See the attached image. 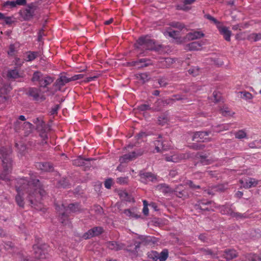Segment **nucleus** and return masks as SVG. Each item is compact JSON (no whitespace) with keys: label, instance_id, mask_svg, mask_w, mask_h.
<instances>
[{"label":"nucleus","instance_id":"obj_1","mask_svg":"<svg viewBox=\"0 0 261 261\" xmlns=\"http://www.w3.org/2000/svg\"><path fill=\"white\" fill-rule=\"evenodd\" d=\"M11 149L10 147H3L0 150V158L2 162L3 170L0 175V179L6 182L10 181V185H14L17 194L15 200L17 204L21 207L24 206L23 195L24 192L28 194L27 198L32 207L36 210H40L37 203L40 204L41 199L45 195V191L40 186L39 180L31 175L29 181L24 178L19 179H12L9 173L12 169V160L10 158Z\"/></svg>","mask_w":261,"mask_h":261},{"label":"nucleus","instance_id":"obj_2","mask_svg":"<svg viewBox=\"0 0 261 261\" xmlns=\"http://www.w3.org/2000/svg\"><path fill=\"white\" fill-rule=\"evenodd\" d=\"M56 209L60 216V221L62 224L66 225L68 223L67 213L68 212H76L79 210L80 207L77 203L70 204L67 207L63 204L56 205Z\"/></svg>","mask_w":261,"mask_h":261},{"label":"nucleus","instance_id":"obj_3","mask_svg":"<svg viewBox=\"0 0 261 261\" xmlns=\"http://www.w3.org/2000/svg\"><path fill=\"white\" fill-rule=\"evenodd\" d=\"M38 9V6L36 4L32 3L26 5L19 11V15L25 21H28L33 18L36 15V11Z\"/></svg>","mask_w":261,"mask_h":261},{"label":"nucleus","instance_id":"obj_4","mask_svg":"<svg viewBox=\"0 0 261 261\" xmlns=\"http://www.w3.org/2000/svg\"><path fill=\"white\" fill-rule=\"evenodd\" d=\"M137 42L143 48L147 50H153L155 48L154 41L147 36L140 37Z\"/></svg>","mask_w":261,"mask_h":261},{"label":"nucleus","instance_id":"obj_5","mask_svg":"<svg viewBox=\"0 0 261 261\" xmlns=\"http://www.w3.org/2000/svg\"><path fill=\"white\" fill-rule=\"evenodd\" d=\"M0 83V102H4L7 99L6 95L12 89L10 85L4 84L2 82Z\"/></svg>","mask_w":261,"mask_h":261},{"label":"nucleus","instance_id":"obj_6","mask_svg":"<svg viewBox=\"0 0 261 261\" xmlns=\"http://www.w3.org/2000/svg\"><path fill=\"white\" fill-rule=\"evenodd\" d=\"M102 230L103 229L101 227H93L85 233L83 236V238L86 240L98 236L102 233Z\"/></svg>","mask_w":261,"mask_h":261},{"label":"nucleus","instance_id":"obj_7","mask_svg":"<svg viewBox=\"0 0 261 261\" xmlns=\"http://www.w3.org/2000/svg\"><path fill=\"white\" fill-rule=\"evenodd\" d=\"M210 132H197L194 133L192 140L196 142H204L209 141V138L207 137Z\"/></svg>","mask_w":261,"mask_h":261},{"label":"nucleus","instance_id":"obj_8","mask_svg":"<svg viewBox=\"0 0 261 261\" xmlns=\"http://www.w3.org/2000/svg\"><path fill=\"white\" fill-rule=\"evenodd\" d=\"M217 28L218 29L219 33L223 35L225 40L227 41H230L231 32L228 30V28L223 25L221 23L217 24Z\"/></svg>","mask_w":261,"mask_h":261},{"label":"nucleus","instance_id":"obj_9","mask_svg":"<svg viewBox=\"0 0 261 261\" xmlns=\"http://www.w3.org/2000/svg\"><path fill=\"white\" fill-rule=\"evenodd\" d=\"M140 180L141 182L146 184L149 181H154L156 178L155 175L150 172H140Z\"/></svg>","mask_w":261,"mask_h":261},{"label":"nucleus","instance_id":"obj_10","mask_svg":"<svg viewBox=\"0 0 261 261\" xmlns=\"http://www.w3.org/2000/svg\"><path fill=\"white\" fill-rule=\"evenodd\" d=\"M212 201L207 200L198 201L197 203L195 204V208L202 211H210L212 210Z\"/></svg>","mask_w":261,"mask_h":261},{"label":"nucleus","instance_id":"obj_11","mask_svg":"<svg viewBox=\"0 0 261 261\" xmlns=\"http://www.w3.org/2000/svg\"><path fill=\"white\" fill-rule=\"evenodd\" d=\"M240 182L242 187L245 189L255 187L258 184V181L253 178H248L244 180L241 179Z\"/></svg>","mask_w":261,"mask_h":261},{"label":"nucleus","instance_id":"obj_12","mask_svg":"<svg viewBox=\"0 0 261 261\" xmlns=\"http://www.w3.org/2000/svg\"><path fill=\"white\" fill-rule=\"evenodd\" d=\"M187 158L188 155L186 154H173L171 155H166L165 159L167 162L176 163Z\"/></svg>","mask_w":261,"mask_h":261},{"label":"nucleus","instance_id":"obj_13","mask_svg":"<svg viewBox=\"0 0 261 261\" xmlns=\"http://www.w3.org/2000/svg\"><path fill=\"white\" fill-rule=\"evenodd\" d=\"M40 56L39 51H28L23 54V59L27 62H31Z\"/></svg>","mask_w":261,"mask_h":261},{"label":"nucleus","instance_id":"obj_14","mask_svg":"<svg viewBox=\"0 0 261 261\" xmlns=\"http://www.w3.org/2000/svg\"><path fill=\"white\" fill-rule=\"evenodd\" d=\"M28 93L29 95L33 97L35 100H44L45 99L44 95L40 94L39 90L36 88H30Z\"/></svg>","mask_w":261,"mask_h":261},{"label":"nucleus","instance_id":"obj_15","mask_svg":"<svg viewBox=\"0 0 261 261\" xmlns=\"http://www.w3.org/2000/svg\"><path fill=\"white\" fill-rule=\"evenodd\" d=\"M142 153L138 152L136 153L135 151H133L127 154H125L123 156H121L119 159V161L120 163H125L128 162L134 159H135L137 156L139 155H141Z\"/></svg>","mask_w":261,"mask_h":261},{"label":"nucleus","instance_id":"obj_16","mask_svg":"<svg viewBox=\"0 0 261 261\" xmlns=\"http://www.w3.org/2000/svg\"><path fill=\"white\" fill-rule=\"evenodd\" d=\"M141 242L137 241H133L129 245L126 247L124 246V250L132 252L134 254H136L138 252V249L140 247Z\"/></svg>","mask_w":261,"mask_h":261},{"label":"nucleus","instance_id":"obj_17","mask_svg":"<svg viewBox=\"0 0 261 261\" xmlns=\"http://www.w3.org/2000/svg\"><path fill=\"white\" fill-rule=\"evenodd\" d=\"M123 213L125 216L129 217V218L138 219L140 217V215L137 212V210L135 208L132 209H125L123 211Z\"/></svg>","mask_w":261,"mask_h":261},{"label":"nucleus","instance_id":"obj_18","mask_svg":"<svg viewBox=\"0 0 261 261\" xmlns=\"http://www.w3.org/2000/svg\"><path fill=\"white\" fill-rule=\"evenodd\" d=\"M107 247L111 250L118 251L124 249L125 244L118 243L114 241L108 242L107 244Z\"/></svg>","mask_w":261,"mask_h":261},{"label":"nucleus","instance_id":"obj_19","mask_svg":"<svg viewBox=\"0 0 261 261\" xmlns=\"http://www.w3.org/2000/svg\"><path fill=\"white\" fill-rule=\"evenodd\" d=\"M204 36V34L199 31L189 32L186 35V38L189 40H193L201 38Z\"/></svg>","mask_w":261,"mask_h":261},{"label":"nucleus","instance_id":"obj_20","mask_svg":"<svg viewBox=\"0 0 261 261\" xmlns=\"http://www.w3.org/2000/svg\"><path fill=\"white\" fill-rule=\"evenodd\" d=\"M36 167L41 170L48 172L52 171L54 168L51 164L47 162L38 163Z\"/></svg>","mask_w":261,"mask_h":261},{"label":"nucleus","instance_id":"obj_21","mask_svg":"<svg viewBox=\"0 0 261 261\" xmlns=\"http://www.w3.org/2000/svg\"><path fill=\"white\" fill-rule=\"evenodd\" d=\"M33 249L34 250L35 257L36 258L42 259L46 257L45 252L38 245H34Z\"/></svg>","mask_w":261,"mask_h":261},{"label":"nucleus","instance_id":"obj_22","mask_svg":"<svg viewBox=\"0 0 261 261\" xmlns=\"http://www.w3.org/2000/svg\"><path fill=\"white\" fill-rule=\"evenodd\" d=\"M72 81L70 80V77L68 78L65 75H61L60 77L57 80L55 85L58 87L59 88L64 86L66 83Z\"/></svg>","mask_w":261,"mask_h":261},{"label":"nucleus","instance_id":"obj_23","mask_svg":"<svg viewBox=\"0 0 261 261\" xmlns=\"http://www.w3.org/2000/svg\"><path fill=\"white\" fill-rule=\"evenodd\" d=\"M205 42L203 41H195L189 43L188 47L190 50H198L200 49L201 47L204 45Z\"/></svg>","mask_w":261,"mask_h":261},{"label":"nucleus","instance_id":"obj_24","mask_svg":"<svg viewBox=\"0 0 261 261\" xmlns=\"http://www.w3.org/2000/svg\"><path fill=\"white\" fill-rule=\"evenodd\" d=\"M158 139V140H155L154 143L156 151L159 152L161 150V149H167V147L163 144V141L162 139L160 140V139H162V136L159 135Z\"/></svg>","mask_w":261,"mask_h":261},{"label":"nucleus","instance_id":"obj_25","mask_svg":"<svg viewBox=\"0 0 261 261\" xmlns=\"http://www.w3.org/2000/svg\"><path fill=\"white\" fill-rule=\"evenodd\" d=\"M224 257L227 260L232 259L237 257V253L236 251L233 249L226 250L223 254Z\"/></svg>","mask_w":261,"mask_h":261},{"label":"nucleus","instance_id":"obj_26","mask_svg":"<svg viewBox=\"0 0 261 261\" xmlns=\"http://www.w3.org/2000/svg\"><path fill=\"white\" fill-rule=\"evenodd\" d=\"M54 79V78L48 76H43L41 80L40 81L39 85L41 87H45L47 85L50 84L51 83L53 82Z\"/></svg>","mask_w":261,"mask_h":261},{"label":"nucleus","instance_id":"obj_27","mask_svg":"<svg viewBox=\"0 0 261 261\" xmlns=\"http://www.w3.org/2000/svg\"><path fill=\"white\" fill-rule=\"evenodd\" d=\"M91 160V159L90 158L83 159L82 157L79 156L76 159L73 160L72 163L74 165L76 166H84L86 164L85 162L89 161Z\"/></svg>","mask_w":261,"mask_h":261},{"label":"nucleus","instance_id":"obj_28","mask_svg":"<svg viewBox=\"0 0 261 261\" xmlns=\"http://www.w3.org/2000/svg\"><path fill=\"white\" fill-rule=\"evenodd\" d=\"M220 211L221 214L231 216L233 210L229 205H222L220 206Z\"/></svg>","mask_w":261,"mask_h":261},{"label":"nucleus","instance_id":"obj_29","mask_svg":"<svg viewBox=\"0 0 261 261\" xmlns=\"http://www.w3.org/2000/svg\"><path fill=\"white\" fill-rule=\"evenodd\" d=\"M181 186H180V187H177L175 190V193L177 197L179 198H187L188 196L187 192L185 190H180V187H181Z\"/></svg>","mask_w":261,"mask_h":261},{"label":"nucleus","instance_id":"obj_30","mask_svg":"<svg viewBox=\"0 0 261 261\" xmlns=\"http://www.w3.org/2000/svg\"><path fill=\"white\" fill-rule=\"evenodd\" d=\"M7 75L8 78L14 79L20 76L19 73L17 69L9 71Z\"/></svg>","mask_w":261,"mask_h":261},{"label":"nucleus","instance_id":"obj_31","mask_svg":"<svg viewBox=\"0 0 261 261\" xmlns=\"http://www.w3.org/2000/svg\"><path fill=\"white\" fill-rule=\"evenodd\" d=\"M164 34L165 36H168L175 39H177L178 38L179 32L176 31H166L164 32Z\"/></svg>","mask_w":261,"mask_h":261},{"label":"nucleus","instance_id":"obj_32","mask_svg":"<svg viewBox=\"0 0 261 261\" xmlns=\"http://www.w3.org/2000/svg\"><path fill=\"white\" fill-rule=\"evenodd\" d=\"M220 112L224 116H229L233 115L234 113L231 112L228 108L223 106L220 109Z\"/></svg>","mask_w":261,"mask_h":261},{"label":"nucleus","instance_id":"obj_33","mask_svg":"<svg viewBox=\"0 0 261 261\" xmlns=\"http://www.w3.org/2000/svg\"><path fill=\"white\" fill-rule=\"evenodd\" d=\"M168 256V252L167 250L165 249L163 250L158 256V258L160 261H165L167 259Z\"/></svg>","mask_w":261,"mask_h":261},{"label":"nucleus","instance_id":"obj_34","mask_svg":"<svg viewBox=\"0 0 261 261\" xmlns=\"http://www.w3.org/2000/svg\"><path fill=\"white\" fill-rule=\"evenodd\" d=\"M249 146L251 148H260L261 139L256 140L249 144Z\"/></svg>","mask_w":261,"mask_h":261},{"label":"nucleus","instance_id":"obj_35","mask_svg":"<svg viewBox=\"0 0 261 261\" xmlns=\"http://www.w3.org/2000/svg\"><path fill=\"white\" fill-rule=\"evenodd\" d=\"M43 76V74L40 72L36 71L33 74L32 80L33 82L38 81L40 83V81L41 80Z\"/></svg>","mask_w":261,"mask_h":261},{"label":"nucleus","instance_id":"obj_36","mask_svg":"<svg viewBox=\"0 0 261 261\" xmlns=\"http://www.w3.org/2000/svg\"><path fill=\"white\" fill-rule=\"evenodd\" d=\"M235 137L239 139H242L247 137V134L244 130H240L235 133Z\"/></svg>","mask_w":261,"mask_h":261},{"label":"nucleus","instance_id":"obj_37","mask_svg":"<svg viewBox=\"0 0 261 261\" xmlns=\"http://www.w3.org/2000/svg\"><path fill=\"white\" fill-rule=\"evenodd\" d=\"M3 7L6 8H13L16 7L15 1H6L3 3Z\"/></svg>","mask_w":261,"mask_h":261},{"label":"nucleus","instance_id":"obj_38","mask_svg":"<svg viewBox=\"0 0 261 261\" xmlns=\"http://www.w3.org/2000/svg\"><path fill=\"white\" fill-rule=\"evenodd\" d=\"M169 25L173 28H177L179 29L180 31L181 30L185 27V25L182 23L176 21H173L170 22L169 23Z\"/></svg>","mask_w":261,"mask_h":261},{"label":"nucleus","instance_id":"obj_39","mask_svg":"<svg viewBox=\"0 0 261 261\" xmlns=\"http://www.w3.org/2000/svg\"><path fill=\"white\" fill-rule=\"evenodd\" d=\"M198 71L199 69L197 66H191L188 71L189 74L194 76L197 75Z\"/></svg>","mask_w":261,"mask_h":261},{"label":"nucleus","instance_id":"obj_40","mask_svg":"<svg viewBox=\"0 0 261 261\" xmlns=\"http://www.w3.org/2000/svg\"><path fill=\"white\" fill-rule=\"evenodd\" d=\"M174 101V99L173 98H169L166 100L158 99L156 101V103H163V105H169L172 104Z\"/></svg>","mask_w":261,"mask_h":261},{"label":"nucleus","instance_id":"obj_41","mask_svg":"<svg viewBox=\"0 0 261 261\" xmlns=\"http://www.w3.org/2000/svg\"><path fill=\"white\" fill-rule=\"evenodd\" d=\"M137 77L140 79L144 83L147 81L150 78L149 75L146 73H140L137 76Z\"/></svg>","mask_w":261,"mask_h":261},{"label":"nucleus","instance_id":"obj_42","mask_svg":"<svg viewBox=\"0 0 261 261\" xmlns=\"http://www.w3.org/2000/svg\"><path fill=\"white\" fill-rule=\"evenodd\" d=\"M242 95V98L246 99V100H250L252 99L253 96L252 94L247 91H242L240 92Z\"/></svg>","mask_w":261,"mask_h":261},{"label":"nucleus","instance_id":"obj_43","mask_svg":"<svg viewBox=\"0 0 261 261\" xmlns=\"http://www.w3.org/2000/svg\"><path fill=\"white\" fill-rule=\"evenodd\" d=\"M250 38L254 41H257L261 39V33H252L250 35Z\"/></svg>","mask_w":261,"mask_h":261},{"label":"nucleus","instance_id":"obj_44","mask_svg":"<svg viewBox=\"0 0 261 261\" xmlns=\"http://www.w3.org/2000/svg\"><path fill=\"white\" fill-rule=\"evenodd\" d=\"M16 52V50L15 45L14 44H11L8 50V54L9 56H12L15 55Z\"/></svg>","mask_w":261,"mask_h":261},{"label":"nucleus","instance_id":"obj_45","mask_svg":"<svg viewBox=\"0 0 261 261\" xmlns=\"http://www.w3.org/2000/svg\"><path fill=\"white\" fill-rule=\"evenodd\" d=\"M138 110L140 111H144L146 110H152V108L147 104H143L138 106Z\"/></svg>","mask_w":261,"mask_h":261},{"label":"nucleus","instance_id":"obj_46","mask_svg":"<svg viewBox=\"0 0 261 261\" xmlns=\"http://www.w3.org/2000/svg\"><path fill=\"white\" fill-rule=\"evenodd\" d=\"M40 136L42 138V143L43 144L46 143L47 142L46 141V140L47 139V135L44 129L40 130Z\"/></svg>","mask_w":261,"mask_h":261},{"label":"nucleus","instance_id":"obj_47","mask_svg":"<svg viewBox=\"0 0 261 261\" xmlns=\"http://www.w3.org/2000/svg\"><path fill=\"white\" fill-rule=\"evenodd\" d=\"M230 216L233 218H236L237 219L246 218V216L244 214H242L238 212H234L233 211H232Z\"/></svg>","mask_w":261,"mask_h":261},{"label":"nucleus","instance_id":"obj_48","mask_svg":"<svg viewBox=\"0 0 261 261\" xmlns=\"http://www.w3.org/2000/svg\"><path fill=\"white\" fill-rule=\"evenodd\" d=\"M201 252L205 255H210L212 256H214L216 254L215 253H214L213 251H212L211 250L208 249H204L202 248L201 249Z\"/></svg>","mask_w":261,"mask_h":261},{"label":"nucleus","instance_id":"obj_49","mask_svg":"<svg viewBox=\"0 0 261 261\" xmlns=\"http://www.w3.org/2000/svg\"><path fill=\"white\" fill-rule=\"evenodd\" d=\"M158 83L161 87H165L168 85V82L166 79L162 77L158 80Z\"/></svg>","mask_w":261,"mask_h":261},{"label":"nucleus","instance_id":"obj_50","mask_svg":"<svg viewBox=\"0 0 261 261\" xmlns=\"http://www.w3.org/2000/svg\"><path fill=\"white\" fill-rule=\"evenodd\" d=\"M112 183H113L112 179L111 178H109L105 181V184H104L105 187L107 189H109L111 188Z\"/></svg>","mask_w":261,"mask_h":261},{"label":"nucleus","instance_id":"obj_51","mask_svg":"<svg viewBox=\"0 0 261 261\" xmlns=\"http://www.w3.org/2000/svg\"><path fill=\"white\" fill-rule=\"evenodd\" d=\"M117 182L120 184H125L127 182V178L121 177L117 178Z\"/></svg>","mask_w":261,"mask_h":261},{"label":"nucleus","instance_id":"obj_52","mask_svg":"<svg viewBox=\"0 0 261 261\" xmlns=\"http://www.w3.org/2000/svg\"><path fill=\"white\" fill-rule=\"evenodd\" d=\"M84 76V74H76V75H75L71 77H70V80H71L72 81H76L77 80L83 78Z\"/></svg>","mask_w":261,"mask_h":261},{"label":"nucleus","instance_id":"obj_53","mask_svg":"<svg viewBox=\"0 0 261 261\" xmlns=\"http://www.w3.org/2000/svg\"><path fill=\"white\" fill-rule=\"evenodd\" d=\"M186 184L192 189H199V186H196L193 184L191 180H188L186 182Z\"/></svg>","mask_w":261,"mask_h":261},{"label":"nucleus","instance_id":"obj_54","mask_svg":"<svg viewBox=\"0 0 261 261\" xmlns=\"http://www.w3.org/2000/svg\"><path fill=\"white\" fill-rule=\"evenodd\" d=\"M206 17L207 19L213 21L214 22V23H215L216 24L217 26V24H221V23L219 21H218L216 18H215L214 17H213V16H212L211 15H210L209 14L207 15L206 16Z\"/></svg>","mask_w":261,"mask_h":261},{"label":"nucleus","instance_id":"obj_55","mask_svg":"<svg viewBox=\"0 0 261 261\" xmlns=\"http://www.w3.org/2000/svg\"><path fill=\"white\" fill-rule=\"evenodd\" d=\"M219 127H220V129L219 130H217V132L226 130H228L229 129V124H222V125H219Z\"/></svg>","mask_w":261,"mask_h":261},{"label":"nucleus","instance_id":"obj_56","mask_svg":"<svg viewBox=\"0 0 261 261\" xmlns=\"http://www.w3.org/2000/svg\"><path fill=\"white\" fill-rule=\"evenodd\" d=\"M15 6L17 5L19 6H24L27 4V1L26 0H16L15 1Z\"/></svg>","mask_w":261,"mask_h":261},{"label":"nucleus","instance_id":"obj_57","mask_svg":"<svg viewBox=\"0 0 261 261\" xmlns=\"http://www.w3.org/2000/svg\"><path fill=\"white\" fill-rule=\"evenodd\" d=\"M3 19L4 20L5 22L7 24H11L13 22L11 17H6L5 15Z\"/></svg>","mask_w":261,"mask_h":261},{"label":"nucleus","instance_id":"obj_58","mask_svg":"<svg viewBox=\"0 0 261 261\" xmlns=\"http://www.w3.org/2000/svg\"><path fill=\"white\" fill-rule=\"evenodd\" d=\"M13 247V244L11 242H7L5 243L4 248L6 250H9Z\"/></svg>","mask_w":261,"mask_h":261},{"label":"nucleus","instance_id":"obj_59","mask_svg":"<svg viewBox=\"0 0 261 261\" xmlns=\"http://www.w3.org/2000/svg\"><path fill=\"white\" fill-rule=\"evenodd\" d=\"M45 35L44 30L42 29L38 32V41H41V39L43 36Z\"/></svg>","mask_w":261,"mask_h":261},{"label":"nucleus","instance_id":"obj_60","mask_svg":"<svg viewBox=\"0 0 261 261\" xmlns=\"http://www.w3.org/2000/svg\"><path fill=\"white\" fill-rule=\"evenodd\" d=\"M162 103H156V102L154 103V106L153 108H152V111H158L161 110V107L160 106L162 105Z\"/></svg>","mask_w":261,"mask_h":261},{"label":"nucleus","instance_id":"obj_61","mask_svg":"<svg viewBox=\"0 0 261 261\" xmlns=\"http://www.w3.org/2000/svg\"><path fill=\"white\" fill-rule=\"evenodd\" d=\"M213 96L214 97L215 101L217 102L219 100V98L220 97V96L219 95V94L217 92L215 91L213 92Z\"/></svg>","mask_w":261,"mask_h":261},{"label":"nucleus","instance_id":"obj_62","mask_svg":"<svg viewBox=\"0 0 261 261\" xmlns=\"http://www.w3.org/2000/svg\"><path fill=\"white\" fill-rule=\"evenodd\" d=\"M100 74H96V75H94L93 76H90V77H87V82H90V81H92L93 80H94V79H97L99 76Z\"/></svg>","mask_w":261,"mask_h":261},{"label":"nucleus","instance_id":"obj_63","mask_svg":"<svg viewBox=\"0 0 261 261\" xmlns=\"http://www.w3.org/2000/svg\"><path fill=\"white\" fill-rule=\"evenodd\" d=\"M147 59L146 58H143V59H139V63H144V64L143 65H145V66H147V65H149V63H147Z\"/></svg>","mask_w":261,"mask_h":261},{"label":"nucleus","instance_id":"obj_64","mask_svg":"<svg viewBox=\"0 0 261 261\" xmlns=\"http://www.w3.org/2000/svg\"><path fill=\"white\" fill-rule=\"evenodd\" d=\"M199 238L202 242H205L207 240L206 236L204 234H201L199 235Z\"/></svg>","mask_w":261,"mask_h":261}]
</instances>
